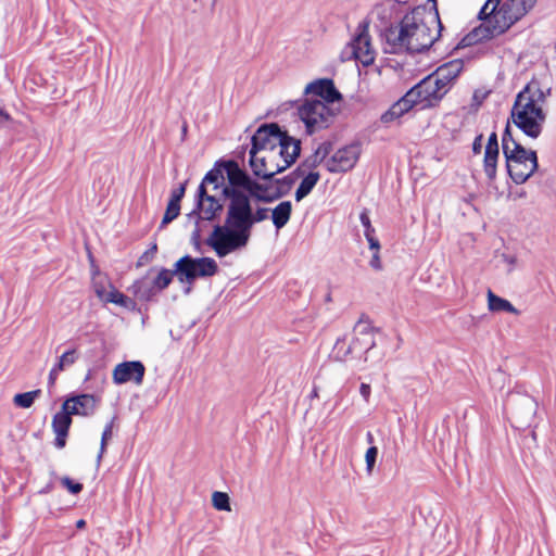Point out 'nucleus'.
<instances>
[{
  "mask_svg": "<svg viewBox=\"0 0 556 556\" xmlns=\"http://www.w3.org/2000/svg\"><path fill=\"white\" fill-rule=\"evenodd\" d=\"M268 207L258 206L253 210L252 203L243 194H238L233 203H226L224 225H216L206 240L217 256L244 248L251 237L255 224L268 218Z\"/></svg>",
  "mask_w": 556,
  "mask_h": 556,
  "instance_id": "obj_1",
  "label": "nucleus"
},
{
  "mask_svg": "<svg viewBox=\"0 0 556 556\" xmlns=\"http://www.w3.org/2000/svg\"><path fill=\"white\" fill-rule=\"evenodd\" d=\"M552 87L534 76L517 93L510 111L514 124L529 138L538 139L547 119L545 104Z\"/></svg>",
  "mask_w": 556,
  "mask_h": 556,
  "instance_id": "obj_2",
  "label": "nucleus"
},
{
  "mask_svg": "<svg viewBox=\"0 0 556 556\" xmlns=\"http://www.w3.org/2000/svg\"><path fill=\"white\" fill-rule=\"evenodd\" d=\"M536 3V0H506L498 8L494 3L482 23L468 33L457 45L466 48L503 35L520 21Z\"/></svg>",
  "mask_w": 556,
  "mask_h": 556,
  "instance_id": "obj_3",
  "label": "nucleus"
},
{
  "mask_svg": "<svg viewBox=\"0 0 556 556\" xmlns=\"http://www.w3.org/2000/svg\"><path fill=\"white\" fill-rule=\"evenodd\" d=\"M219 161L227 177V184L223 189V197L227 203H233L238 194L245 195L251 203H271L281 198V193H269L266 185L253 179L236 161Z\"/></svg>",
  "mask_w": 556,
  "mask_h": 556,
  "instance_id": "obj_4",
  "label": "nucleus"
},
{
  "mask_svg": "<svg viewBox=\"0 0 556 556\" xmlns=\"http://www.w3.org/2000/svg\"><path fill=\"white\" fill-rule=\"evenodd\" d=\"M502 149L506 159L507 173L515 184L526 182L538 169L536 152L526 149L514 139L509 124L506 125L502 136Z\"/></svg>",
  "mask_w": 556,
  "mask_h": 556,
  "instance_id": "obj_5",
  "label": "nucleus"
},
{
  "mask_svg": "<svg viewBox=\"0 0 556 556\" xmlns=\"http://www.w3.org/2000/svg\"><path fill=\"white\" fill-rule=\"evenodd\" d=\"M227 184L225 170L217 161L213 168L210 169L202 179L197 192V208L200 210L201 215L197 214V219L213 220L223 211V204L214 195L207 193L206 186L212 185L213 190L220 189Z\"/></svg>",
  "mask_w": 556,
  "mask_h": 556,
  "instance_id": "obj_6",
  "label": "nucleus"
},
{
  "mask_svg": "<svg viewBox=\"0 0 556 556\" xmlns=\"http://www.w3.org/2000/svg\"><path fill=\"white\" fill-rule=\"evenodd\" d=\"M368 29L369 23L367 21L358 24L354 37L341 51L342 62L355 60L365 67L374 64L377 53Z\"/></svg>",
  "mask_w": 556,
  "mask_h": 556,
  "instance_id": "obj_7",
  "label": "nucleus"
},
{
  "mask_svg": "<svg viewBox=\"0 0 556 556\" xmlns=\"http://www.w3.org/2000/svg\"><path fill=\"white\" fill-rule=\"evenodd\" d=\"M298 115L305 125L307 135L327 129L333 123L334 112L324 101L306 99L299 108Z\"/></svg>",
  "mask_w": 556,
  "mask_h": 556,
  "instance_id": "obj_8",
  "label": "nucleus"
},
{
  "mask_svg": "<svg viewBox=\"0 0 556 556\" xmlns=\"http://www.w3.org/2000/svg\"><path fill=\"white\" fill-rule=\"evenodd\" d=\"M218 271L215 260L211 257H180L175 263V274L180 282L192 283L197 278L212 277Z\"/></svg>",
  "mask_w": 556,
  "mask_h": 556,
  "instance_id": "obj_9",
  "label": "nucleus"
},
{
  "mask_svg": "<svg viewBox=\"0 0 556 556\" xmlns=\"http://www.w3.org/2000/svg\"><path fill=\"white\" fill-rule=\"evenodd\" d=\"M408 92L409 97L415 100V104L421 105L422 109L437 105L447 93L432 74L420 80Z\"/></svg>",
  "mask_w": 556,
  "mask_h": 556,
  "instance_id": "obj_10",
  "label": "nucleus"
},
{
  "mask_svg": "<svg viewBox=\"0 0 556 556\" xmlns=\"http://www.w3.org/2000/svg\"><path fill=\"white\" fill-rule=\"evenodd\" d=\"M250 167L256 178L270 180L275 175L286 170L285 166L278 159L277 150L262 153L249 152Z\"/></svg>",
  "mask_w": 556,
  "mask_h": 556,
  "instance_id": "obj_11",
  "label": "nucleus"
},
{
  "mask_svg": "<svg viewBox=\"0 0 556 556\" xmlns=\"http://www.w3.org/2000/svg\"><path fill=\"white\" fill-rule=\"evenodd\" d=\"M283 130L276 123L262 125L252 136V146L250 152L262 153L267 151H276L278 143L281 141Z\"/></svg>",
  "mask_w": 556,
  "mask_h": 556,
  "instance_id": "obj_12",
  "label": "nucleus"
},
{
  "mask_svg": "<svg viewBox=\"0 0 556 556\" xmlns=\"http://www.w3.org/2000/svg\"><path fill=\"white\" fill-rule=\"evenodd\" d=\"M361 155V144L352 143L339 149L326 162V167L330 173H342L352 169Z\"/></svg>",
  "mask_w": 556,
  "mask_h": 556,
  "instance_id": "obj_13",
  "label": "nucleus"
},
{
  "mask_svg": "<svg viewBox=\"0 0 556 556\" xmlns=\"http://www.w3.org/2000/svg\"><path fill=\"white\" fill-rule=\"evenodd\" d=\"M354 338L349 345L345 354L365 353L367 354L376 345L375 328L359 320L354 328Z\"/></svg>",
  "mask_w": 556,
  "mask_h": 556,
  "instance_id": "obj_14",
  "label": "nucleus"
},
{
  "mask_svg": "<svg viewBox=\"0 0 556 556\" xmlns=\"http://www.w3.org/2000/svg\"><path fill=\"white\" fill-rule=\"evenodd\" d=\"M146 367L140 361L123 362L117 364L113 370V382L124 384L134 382L140 386L143 381Z\"/></svg>",
  "mask_w": 556,
  "mask_h": 556,
  "instance_id": "obj_15",
  "label": "nucleus"
},
{
  "mask_svg": "<svg viewBox=\"0 0 556 556\" xmlns=\"http://www.w3.org/2000/svg\"><path fill=\"white\" fill-rule=\"evenodd\" d=\"M100 397L93 394H79L68 397L62 405V408L68 409L70 414L80 416H91L94 414Z\"/></svg>",
  "mask_w": 556,
  "mask_h": 556,
  "instance_id": "obj_16",
  "label": "nucleus"
},
{
  "mask_svg": "<svg viewBox=\"0 0 556 556\" xmlns=\"http://www.w3.org/2000/svg\"><path fill=\"white\" fill-rule=\"evenodd\" d=\"M304 92L319 97L326 104L333 103L342 99L341 93L337 90L332 79L321 78L309 83Z\"/></svg>",
  "mask_w": 556,
  "mask_h": 556,
  "instance_id": "obj_17",
  "label": "nucleus"
},
{
  "mask_svg": "<svg viewBox=\"0 0 556 556\" xmlns=\"http://www.w3.org/2000/svg\"><path fill=\"white\" fill-rule=\"evenodd\" d=\"M281 141L278 143V159L285 166L289 168L300 156L301 153V141L291 137L287 131H283L280 137Z\"/></svg>",
  "mask_w": 556,
  "mask_h": 556,
  "instance_id": "obj_18",
  "label": "nucleus"
},
{
  "mask_svg": "<svg viewBox=\"0 0 556 556\" xmlns=\"http://www.w3.org/2000/svg\"><path fill=\"white\" fill-rule=\"evenodd\" d=\"M463 70L464 61L455 59L439 66L432 75L441 84V88L448 92Z\"/></svg>",
  "mask_w": 556,
  "mask_h": 556,
  "instance_id": "obj_19",
  "label": "nucleus"
},
{
  "mask_svg": "<svg viewBox=\"0 0 556 556\" xmlns=\"http://www.w3.org/2000/svg\"><path fill=\"white\" fill-rule=\"evenodd\" d=\"M500 155L497 134L493 131L488 139L484 157H483V170L489 180L493 182L496 178L497 161Z\"/></svg>",
  "mask_w": 556,
  "mask_h": 556,
  "instance_id": "obj_20",
  "label": "nucleus"
},
{
  "mask_svg": "<svg viewBox=\"0 0 556 556\" xmlns=\"http://www.w3.org/2000/svg\"><path fill=\"white\" fill-rule=\"evenodd\" d=\"M72 415L68 409L62 408L52 418V429L55 433L54 445L58 448H63L66 444V438L72 425Z\"/></svg>",
  "mask_w": 556,
  "mask_h": 556,
  "instance_id": "obj_21",
  "label": "nucleus"
},
{
  "mask_svg": "<svg viewBox=\"0 0 556 556\" xmlns=\"http://www.w3.org/2000/svg\"><path fill=\"white\" fill-rule=\"evenodd\" d=\"M292 213V204L290 201L280 202L273 211H271V219L273 224L277 229H281L285 227L290 220Z\"/></svg>",
  "mask_w": 556,
  "mask_h": 556,
  "instance_id": "obj_22",
  "label": "nucleus"
},
{
  "mask_svg": "<svg viewBox=\"0 0 556 556\" xmlns=\"http://www.w3.org/2000/svg\"><path fill=\"white\" fill-rule=\"evenodd\" d=\"M488 307L491 312H507L514 315L520 314V311L508 300L494 294L491 290L488 291Z\"/></svg>",
  "mask_w": 556,
  "mask_h": 556,
  "instance_id": "obj_23",
  "label": "nucleus"
},
{
  "mask_svg": "<svg viewBox=\"0 0 556 556\" xmlns=\"http://www.w3.org/2000/svg\"><path fill=\"white\" fill-rule=\"evenodd\" d=\"M320 178L319 173L317 172H309L301 181L300 186L298 187L295 191V200L300 202L303 200L306 195L311 193V191L314 189L316 184L318 182Z\"/></svg>",
  "mask_w": 556,
  "mask_h": 556,
  "instance_id": "obj_24",
  "label": "nucleus"
},
{
  "mask_svg": "<svg viewBox=\"0 0 556 556\" xmlns=\"http://www.w3.org/2000/svg\"><path fill=\"white\" fill-rule=\"evenodd\" d=\"M131 292L141 301H150L155 294V288L150 285L147 278L136 280L130 287Z\"/></svg>",
  "mask_w": 556,
  "mask_h": 556,
  "instance_id": "obj_25",
  "label": "nucleus"
},
{
  "mask_svg": "<svg viewBox=\"0 0 556 556\" xmlns=\"http://www.w3.org/2000/svg\"><path fill=\"white\" fill-rule=\"evenodd\" d=\"M104 301L108 303L117 304L126 308H134L136 305V303L130 298L126 296L114 287H112V290L106 294Z\"/></svg>",
  "mask_w": 556,
  "mask_h": 556,
  "instance_id": "obj_26",
  "label": "nucleus"
},
{
  "mask_svg": "<svg viewBox=\"0 0 556 556\" xmlns=\"http://www.w3.org/2000/svg\"><path fill=\"white\" fill-rule=\"evenodd\" d=\"M520 407L523 409L522 414L521 412H514L516 417L521 419V421H528L536 410V403L533 399L525 396L520 399Z\"/></svg>",
  "mask_w": 556,
  "mask_h": 556,
  "instance_id": "obj_27",
  "label": "nucleus"
},
{
  "mask_svg": "<svg viewBox=\"0 0 556 556\" xmlns=\"http://www.w3.org/2000/svg\"><path fill=\"white\" fill-rule=\"evenodd\" d=\"M300 176H303V175L295 173V169H294L291 174H289L282 178L276 179L275 182L277 185V189H276L275 193H281V198L283 195H286L290 191L293 184Z\"/></svg>",
  "mask_w": 556,
  "mask_h": 556,
  "instance_id": "obj_28",
  "label": "nucleus"
},
{
  "mask_svg": "<svg viewBox=\"0 0 556 556\" xmlns=\"http://www.w3.org/2000/svg\"><path fill=\"white\" fill-rule=\"evenodd\" d=\"M40 394L41 390L39 389L25 393H17L13 397V403L17 407L29 408Z\"/></svg>",
  "mask_w": 556,
  "mask_h": 556,
  "instance_id": "obj_29",
  "label": "nucleus"
},
{
  "mask_svg": "<svg viewBox=\"0 0 556 556\" xmlns=\"http://www.w3.org/2000/svg\"><path fill=\"white\" fill-rule=\"evenodd\" d=\"M415 105V100H413L412 97H409V92L407 91L399 101L393 103L390 106V109H392V111H394V113L397 114L399 117H401Z\"/></svg>",
  "mask_w": 556,
  "mask_h": 556,
  "instance_id": "obj_30",
  "label": "nucleus"
},
{
  "mask_svg": "<svg viewBox=\"0 0 556 556\" xmlns=\"http://www.w3.org/2000/svg\"><path fill=\"white\" fill-rule=\"evenodd\" d=\"M175 274V268L173 270L162 268L159 275L154 278L152 285L154 286L155 290L162 291L166 289L169 283L173 280V276Z\"/></svg>",
  "mask_w": 556,
  "mask_h": 556,
  "instance_id": "obj_31",
  "label": "nucleus"
},
{
  "mask_svg": "<svg viewBox=\"0 0 556 556\" xmlns=\"http://www.w3.org/2000/svg\"><path fill=\"white\" fill-rule=\"evenodd\" d=\"M78 359V351L77 349H71L65 351L58 359V362L54 364L58 369H61L62 371L66 368L71 367L76 363Z\"/></svg>",
  "mask_w": 556,
  "mask_h": 556,
  "instance_id": "obj_32",
  "label": "nucleus"
},
{
  "mask_svg": "<svg viewBox=\"0 0 556 556\" xmlns=\"http://www.w3.org/2000/svg\"><path fill=\"white\" fill-rule=\"evenodd\" d=\"M114 420L115 418H113L110 422H108L104 427V430L102 432V437H101V442H100V451H99V454L97 456V463L98 465L101 463V459L103 457V455L105 454L106 452V446H108V443L109 441L112 439L113 437V425H114Z\"/></svg>",
  "mask_w": 556,
  "mask_h": 556,
  "instance_id": "obj_33",
  "label": "nucleus"
},
{
  "mask_svg": "<svg viewBox=\"0 0 556 556\" xmlns=\"http://www.w3.org/2000/svg\"><path fill=\"white\" fill-rule=\"evenodd\" d=\"M213 507L217 510L230 511V500L227 493L215 491L212 494Z\"/></svg>",
  "mask_w": 556,
  "mask_h": 556,
  "instance_id": "obj_34",
  "label": "nucleus"
},
{
  "mask_svg": "<svg viewBox=\"0 0 556 556\" xmlns=\"http://www.w3.org/2000/svg\"><path fill=\"white\" fill-rule=\"evenodd\" d=\"M179 213H180V204L168 201L165 214H164L162 223H161V227H164L165 225L173 222L176 217H178Z\"/></svg>",
  "mask_w": 556,
  "mask_h": 556,
  "instance_id": "obj_35",
  "label": "nucleus"
},
{
  "mask_svg": "<svg viewBox=\"0 0 556 556\" xmlns=\"http://www.w3.org/2000/svg\"><path fill=\"white\" fill-rule=\"evenodd\" d=\"M321 159L317 156L315 153L307 156L295 169V173L304 175L306 169H313L317 167L321 163Z\"/></svg>",
  "mask_w": 556,
  "mask_h": 556,
  "instance_id": "obj_36",
  "label": "nucleus"
},
{
  "mask_svg": "<svg viewBox=\"0 0 556 556\" xmlns=\"http://www.w3.org/2000/svg\"><path fill=\"white\" fill-rule=\"evenodd\" d=\"M157 252V244L153 243L140 257L138 258L136 266L143 267L152 262Z\"/></svg>",
  "mask_w": 556,
  "mask_h": 556,
  "instance_id": "obj_37",
  "label": "nucleus"
},
{
  "mask_svg": "<svg viewBox=\"0 0 556 556\" xmlns=\"http://www.w3.org/2000/svg\"><path fill=\"white\" fill-rule=\"evenodd\" d=\"M359 220L364 226V235L365 237H369L370 235H375V228L371 226V222L369 218V212L367 208H364L359 214Z\"/></svg>",
  "mask_w": 556,
  "mask_h": 556,
  "instance_id": "obj_38",
  "label": "nucleus"
},
{
  "mask_svg": "<svg viewBox=\"0 0 556 556\" xmlns=\"http://www.w3.org/2000/svg\"><path fill=\"white\" fill-rule=\"evenodd\" d=\"M377 455H378V448L376 446H370L367 452H366V455H365V460H366V470L370 473L374 469V466L376 464V459H377Z\"/></svg>",
  "mask_w": 556,
  "mask_h": 556,
  "instance_id": "obj_39",
  "label": "nucleus"
},
{
  "mask_svg": "<svg viewBox=\"0 0 556 556\" xmlns=\"http://www.w3.org/2000/svg\"><path fill=\"white\" fill-rule=\"evenodd\" d=\"M61 483L64 488H66L72 494H78L83 490V484L79 482H74L70 477H63L61 479Z\"/></svg>",
  "mask_w": 556,
  "mask_h": 556,
  "instance_id": "obj_40",
  "label": "nucleus"
},
{
  "mask_svg": "<svg viewBox=\"0 0 556 556\" xmlns=\"http://www.w3.org/2000/svg\"><path fill=\"white\" fill-rule=\"evenodd\" d=\"M331 150H332V144H331V142H329V141H325V142H323V143H320V144L318 146V148L315 150V152H314V153H315L317 156H319V157L321 159V161H324V160L329 155V153L331 152Z\"/></svg>",
  "mask_w": 556,
  "mask_h": 556,
  "instance_id": "obj_41",
  "label": "nucleus"
},
{
  "mask_svg": "<svg viewBox=\"0 0 556 556\" xmlns=\"http://www.w3.org/2000/svg\"><path fill=\"white\" fill-rule=\"evenodd\" d=\"M185 192H186V182L181 184L178 188H176L172 191L169 201L180 204V201L184 198Z\"/></svg>",
  "mask_w": 556,
  "mask_h": 556,
  "instance_id": "obj_42",
  "label": "nucleus"
},
{
  "mask_svg": "<svg viewBox=\"0 0 556 556\" xmlns=\"http://www.w3.org/2000/svg\"><path fill=\"white\" fill-rule=\"evenodd\" d=\"M496 3V8H498L501 5V0H486V2L484 3V5L481 8L479 14H478V17L479 18H485L486 16V13L490 12V9L491 7Z\"/></svg>",
  "mask_w": 556,
  "mask_h": 556,
  "instance_id": "obj_43",
  "label": "nucleus"
},
{
  "mask_svg": "<svg viewBox=\"0 0 556 556\" xmlns=\"http://www.w3.org/2000/svg\"><path fill=\"white\" fill-rule=\"evenodd\" d=\"M397 118H400L397 116V114L394 113V111H392V109H389L388 111H386L381 117H380V121L383 123V124H390L394 121H396Z\"/></svg>",
  "mask_w": 556,
  "mask_h": 556,
  "instance_id": "obj_44",
  "label": "nucleus"
},
{
  "mask_svg": "<svg viewBox=\"0 0 556 556\" xmlns=\"http://www.w3.org/2000/svg\"><path fill=\"white\" fill-rule=\"evenodd\" d=\"M197 224H199V220L197 219ZM191 242L199 248L201 242V230L199 228V225L195 226L191 233Z\"/></svg>",
  "mask_w": 556,
  "mask_h": 556,
  "instance_id": "obj_45",
  "label": "nucleus"
},
{
  "mask_svg": "<svg viewBox=\"0 0 556 556\" xmlns=\"http://www.w3.org/2000/svg\"><path fill=\"white\" fill-rule=\"evenodd\" d=\"M482 140H483V135H478L475 140H473V143H472V152L475 154H479L481 153V149H482Z\"/></svg>",
  "mask_w": 556,
  "mask_h": 556,
  "instance_id": "obj_46",
  "label": "nucleus"
},
{
  "mask_svg": "<svg viewBox=\"0 0 556 556\" xmlns=\"http://www.w3.org/2000/svg\"><path fill=\"white\" fill-rule=\"evenodd\" d=\"M371 388L368 383H362L359 387V393L365 400V402L369 401Z\"/></svg>",
  "mask_w": 556,
  "mask_h": 556,
  "instance_id": "obj_47",
  "label": "nucleus"
},
{
  "mask_svg": "<svg viewBox=\"0 0 556 556\" xmlns=\"http://www.w3.org/2000/svg\"><path fill=\"white\" fill-rule=\"evenodd\" d=\"M488 93L486 92H483L481 90H475L473 94H472V101L477 104V105H480L484 99L486 98Z\"/></svg>",
  "mask_w": 556,
  "mask_h": 556,
  "instance_id": "obj_48",
  "label": "nucleus"
},
{
  "mask_svg": "<svg viewBox=\"0 0 556 556\" xmlns=\"http://www.w3.org/2000/svg\"><path fill=\"white\" fill-rule=\"evenodd\" d=\"M369 264L376 270L381 269V261H380L379 252H377V251L374 252Z\"/></svg>",
  "mask_w": 556,
  "mask_h": 556,
  "instance_id": "obj_49",
  "label": "nucleus"
},
{
  "mask_svg": "<svg viewBox=\"0 0 556 556\" xmlns=\"http://www.w3.org/2000/svg\"><path fill=\"white\" fill-rule=\"evenodd\" d=\"M61 371L62 370L58 369L55 365L52 367V369L49 372V379H48V383L50 387H52L55 383L58 376Z\"/></svg>",
  "mask_w": 556,
  "mask_h": 556,
  "instance_id": "obj_50",
  "label": "nucleus"
},
{
  "mask_svg": "<svg viewBox=\"0 0 556 556\" xmlns=\"http://www.w3.org/2000/svg\"><path fill=\"white\" fill-rule=\"evenodd\" d=\"M370 250L379 252L380 250V243L379 240L375 237V235H370L369 237H366Z\"/></svg>",
  "mask_w": 556,
  "mask_h": 556,
  "instance_id": "obj_51",
  "label": "nucleus"
},
{
  "mask_svg": "<svg viewBox=\"0 0 556 556\" xmlns=\"http://www.w3.org/2000/svg\"><path fill=\"white\" fill-rule=\"evenodd\" d=\"M94 292H96L97 296L100 298L101 300H104L108 294L105 292L104 287L102 285H100L99 282H94Z\"/></svg>",
  "mask_w": 556,
  "mask_h": 556,
  "instance_id": "obj_52",
  "label": "nucleus"
},
{
  "mask_svg": "<svg viewBox=\"0 0 556 556\" xmlns=\"http://www.w3.org/2000/svg\"><path fill=\"white\" fill-rule=\"evenodd\" d=\"M11 121L8 112L0 108V126L7 125Z\"/></svg>",
  "mask_w": 556,
  "mask_h": 556,
  "instance_id": "obj_53",
  "label": "nucleus"
},
{
  "mask_svg": "<svg viewBox=\"0 0 556 556\" xmlns=\"http://www.w3.org/2000/svg\"><path fill=\"white\" fill-rule=\"evenodd\" d=\"M504 260H505V262H507L511 266V268L516 264V257L515 256L504 255Z\"/></svg>",
  "mask_w": 556,
  "mask_h": 556,
  "instance_id": "obj_54",
  "label": "nucleus"
},
{
  "mask_svg": "<svg viewBox=\"0 0 556 556\" xmlns=\"http://www.w3.org/2000/svg\"><path fill=\"white\" fill-rule=\"evenodd\" d=\"M366 440L369 444H374L375 442V438H374V434L371 432H367L366 434Z\"/></svg>",
  "mask_w": 556,
  "mask_h": 556,
  "instance_id": "obj_55",
  "label": "nucleus"
},
{
  "mask_svg": "<svg viewBox=\"0 0 556 556\" xmlns=\"http://www.w3.org/2000/svg\"><path fill=\"white\" fill-rule=\"evenodd\" d=\"M85 527H86V521L84 519L77 520V522H76L77 529H84Z\"/></svg>",
  "mask_w": 556,
  "mask_h": 556,
  "instance_id": "obj_56",
  "label": "nucleus"
},
{
  "mask_svg": "<svg viewBox=\"0 0 556 556\" xmlns=\"http://www.w3.org/2000/svg\"><path fill=\"white\" fill-rule=\"evenodd\" d=\"M341 342H343V340L338 339L337 342H336V346H338Z\"/></svg>",
  "mask_w": 556,
  "mask_h": 556,
  "instance_id": "obj_57",
  "label": "nucleus"
}]
</instances>
